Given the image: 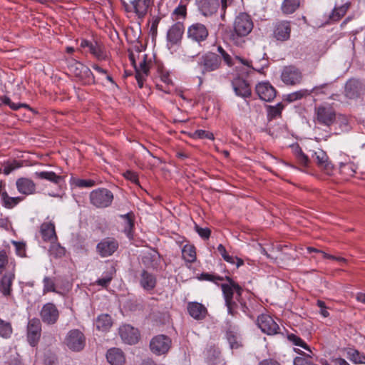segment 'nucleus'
Listing matches in <instances>:
<instances>
[{
	"instance_id": "f257e3e1",
	"label": "nucleus",
	"mask_w": 365,
	"mask_h": 365,
	"mask_svg": "<svg viewBox=\"0 0 365 365\" xmlns=\"http://www.w3.org/2000/svg\"><path fill=\"white\" fill-rule=\"evenodd\" d=\"M225 280L228 284H222L221 289L228 314L232 317H237L241 311L246 316L251 317L252 314L247 303L250 294L245 293L242 287L231 277L227 276Z\"/></svg>"
},
{
	"instance_id": "f03ea898",
	"label": "nucleus",
	"mask_w": 365,
	"mask_h": 365,
	"mask_svg": "<svg viewBox=\"0 0 365 365\" xmlns=\"http://www.w3.org/2000/svg\"><path fill=\"white\" fill-rule=\"evenodd\" d=\"M113 193L107 188L101 187L90 192V203L95 207L103 209L110 207L113 201Z\"/></svg>"
},
{
	"instance_id": "7ed1b4c3",
	"label": "nucleus",
	"mask_w": 365,
	"mask_h": 365,
	"mask_svg": "<svg viewBox=\"0 0 365 365\" xmlns=\"http://www.w3.org/2000/svg\"><path fill=\"white\" fill-rule=\"evenodd\" d=\"M280 78L287 86H296L302 82L303 73L294 65L285 66L282 69Z\"/></svg>"
},
{
	"instance_id": "20e7f679",
	"label": "nucleus",
	"mask_w": 365,
	"mask_h": 365,
	"mask_svg": "<svg viewBox=\"0 0 365 365\" xmlns=\"http://www.w3.org/2000/svg\"><path fill=\"white\" fill-rule=\"evenodd\" d=\"M64 344L72 351H81L86 345L85 335L79 329H71L67 333Z\"/></svg>"
},
{
	"instance_id": "39448f33",
	"label": "nucleus",
	"mask_w": 365,
	"mask_h": 365,
	"mask_svg": "<svg viewBox=\"0 0 365 365\" xmlns=\"http://www.w3.org/2000/svg\"><path fill=\"white\" fill-rule=\"evenodd\" d=\"M187 35L190 40L201 46L202 43L207 40L209 36V31L205 24L197 22L187 28Z\"/></svg>"
},
{
	"instance_id": "423d86ee",
	"label": "nucleus",
	"mask_w": 365,
	"mask_h": 365,
	"mask_svg": "<svg viewBox=\"0 0 365 365\" xmlns=\"http://www.w3.org/2000/svg\"><path fill=\"white\" fill-rule=\"evenodd\" d=\"M253 29V22L250 15L240 13L235 18L234 31L239 36H247Z\"/></svg>"
},
{
	"instance_id": "0eeeda50",
	"label": "nucleus",
	"mask_w": 365,
	"mask_h": 365,
	"mask_svg": "<svg viewBox=\"0 0 365 365\" xmlns=\"http://www.w3.org/2000/svg\"><path fill=\"white\" fill-rule=\"evenodd\" d=\"M202 67V73L205 74L217 70L221 66V57L212 52L203 54L197 62Z\"/></svg>"
},
{
	"instance_id": "6e6552de",
	"label": "nucleus",
	"mask_w": 365,
	"mask_h": 365,
	"mask_svg": "<svg viewBox=\"0 0 365 365\" xmlns=\"http://www.w3.org/2000/svg\"><path fill=\"white\" fill-rule=\"evenodd\" d=\"M70 71L73 72L83 84H92L95 83V77L91 69L78 61H74L71 64Z\"/></svg>"
},
{
	"instance_id": "1a4fd4ad",
	"label": "nucleus",
	"mask_w": 365,
	"mask_h": 365,
	"mask_svg": "<svg viewBox=\"0 0 365 365\" xmlns=\"http://www.w3.org/2000/svg\"><path fill=\"white\" fill-rule=\"evenodd\" d=\"M172 341L170 337L164 334L155 336L150 343L152 352L156 355L166 354L170 349Z\"/></svg>"
},
{
	"instance_id": "9d476101",
	"label": "nucleus",
	"mask_w": 365,
	"mask_h": 365,
	"mask_svg": "<svg viewBox=\"0 0 365 365\" xmlns=\"http://www.w3.org/2000/svg\"><path fill=\"white\" fill-rule=\"evenodd\" d=\"M118 248V241L113 237H106L97 244L96 250L101 257L111 256Z\"/></svg>"
},
{
	"instance_id": "9b49d317",
	"label": "nucleus",
	"mask_w": 365,
	"mask_h": 365,
	"mask_svg": "<svg viewBox=\"0 0 365 365\" xmlns=\"http://www.w3.org/2000/svg\"><path fill=\"white\" fill-rule=\"evenodd\" d=\"M231 85L235 95L243 99L249 98L252 96V90L250 83L241 77L235 78Z\"/></svg>"
},
{
	"instance_id": "f8f14e48",
	"label": "nucleus",
	"mask_w": 365,
	"mask_h": 365,
	"mask_svg": "<svg viewBox=\"0 0 365 365\" xmlns=\"http://www.w3.org/2000/svg\"><path fill=\"white\" fill-rule=\"evenodd\" d=\"M41 334V323L38 318L29 321L27 326V339L29 344L35 346L39 341Z\"/></svg>"
},
{
	"instance_id": "ddd939ff",
	"label": "nucleus",
	"mask_w": 365,
	"mask_h": 365,
	"mask_svg": "<svg viewBox=\"0 0 365 365\" xmlns=\"http://www.w3.org/2000/svg\"><path fill=\"white\" fill-rule=\"evenodd\" d=\"M40 317L43 323L52 325L56 323L59 317V312L53 303L45 304L40 312Z\"/></svg>"
},
{
	"instance_id": "4468645a",
	"label": "nucleus",
	"mask_w": 365,
	"mask_h": 365,
	"mask_svg": "<svg viewBox=\"0 0 365 365\" xmlns=\"http://www.w3.org/2000/svg\"><path fill=\"white\" fill-rule=\"evenodd\" d=\"M257 325L262 332L268 335H274L278 333L279 325L273 318L268 314H261L257 317Z\"/></svg>"
},
{
	"instance_id": "2eb2a0df",
	"label": "nucleus",
	"mask_w": 365,
	"mask_h": 365,
	"mask_svg": "<svg viewBox=\"0 0 365 365\" xmlns=\"http://www.w3.org/2000/svg\"><path fill=\"white\" fill-rule=\"evenodd\" d=\"M317 122L329 127L336 120V113L330 107L319 106L315 109Z\"/></svg>"
},
{
	"instance_id": "dca6fc26",
	"label": "nucleus",
	"mask_w": 365,
	"mask_h": 365,
	"mask_svg": "<svg viewBox=\"0 0 365 365\" xmlns=\"http://www.w3.org/2000/svg\"><path fill=\"white\" fill-rule=\"evenodd\" d=\"M199 12L205 17H211L220 8L219 0H195Z\"/></svg>"
},
{
	"instance_id": "f3484780",
	"label": "nucleus",
	"mask_w": 365,
	"mask_h": 365,
	"mask_svg": "<svg viewBox=\"0 0 365 365\" xmlns=\"http://www.w3.org/2000/svg\"><path fill=\"white\" fill-rule=\"evenodd\" d=\"M255 92L264 101H272L276 96V89L269 82H260L255 86Z\"/></svg>"
},
{
	"instance_id": "a211bd4d",
	"label": "nucleus",
	"mask_w": 365,
	"mask_h": 365,
	"mask_svg": "<svg viewBox=\"0 0 365 365\" xmlns=\"http://www.w3.org/2000/svg\"><path fill=\"white\" fill-rule=\"evenodd\" d=\"M121 339L128 344H135L138 341L140 334L137 329L129 324H124L119 328Z\"/></svg>"
},
{
	"instance_id": "6ab92c4d",
	"label": "nucleus",
	"mask_w": 365,
	"mask_h": 365,
	"mask_svg": "<svg viewBox=\"0 0 365 365\" xmlns=\"http://www.w3.org/2000/svg\"><path fill=\"white\" fill-rule=\"evenodd\" d=\"M140 287L147 292L153 291L157 284V279L154 274L143 269L138 278Z\"/></svg>"
},
{
	"instance_id": "aec40b11",
	"label": "nucleus",
	"mask_w": 365,
	"mask_h": 365,
	"mask_svg": "<svg viewBox=\"0 0 365 365\" xmlns=\"http://www.w3.org/2000/svg\"><path fill=\"white\" fill-rule=\"evenodd\" d=\"M185 31V26L182 22L175 23L167 32V41L172 45L180 43Z\"/></svg>"
},
{
	"instance_id": "412c9836",
	"label": "nucleus",
	"mask_w": 365,
	"mask_h": 365,
	"mask_svg": "<svg viewBox=\"0 0 365 365\" xmlns=\"http://www.w3.org/2000/svg\"><path fill=\"white\" fill-rule=\"evenodd\" d=\"M311 158L317 164V165L324 170H329L332 166L329 161V158L323 150L318 148L317 150H309Z\"/></svg>"
},
{
	"instance_id": "4be33fe9",
	"label": "nucleus",
	"mask_w": 365,
	"mask_h": 365,
	"mask_svg": "<svg viewBox=\"0 0 365 365\" xmlns=\"http://www.w3.org/2000/svg\"><path fill=\"white\" fill-rule=\"evenodd\" d=\"M187 309L189 314L196 320H202L207 315V308L197 302H189Z\"/></svg>"
},
{
	"instance_id": "5701e85b",
	"label": "nucleus",
	"mask_w": 365,
	"mask_h": 365,
	"mask_svg": "<svg viewBox=\"0 0 365 365\" xmlns=\"http://www.w3.org/2000/svg\"><path fill=\"white\" fill-rule=\"evenodd\" d=\"M291 32L290 22L281 21L275 24L274 36L279 41H286L289 38Z\"/></svg>"
},
{
	"instance_id": "b1692460",
	"label": "nucleus",
	"mask_w": 365,
	"mask_h": 365,
	"mask_svg": "<svg viewBox=\"0 0 365 365\" xmlns=\"http://www.w3.org/2000/svg\"><path fill=\"white\" fill-rule=\"evenodd\" d=\"M363 85L361 82L357 79H350L345 85V96L354 99L358 98L361 92Z\"/></svg>"
},
{
	"instance_id": "393cba45",
	"label": "nucleus",
	"mask_w": 365,
	"mask_h": 365,
	"mask_svg": "<svg viewBox=\"0 0 365 365\" xmlns=\"http://www.w3.org/2000/svg\"><path fill=\"white\" fill-rule=\"evenodd\" d=\"M40 232L44 242H49L53 244L57 241L55 225L53 222H43L41 225Z\"/></svg>"
},
{
	"instance_id": "a878e982",
	"label": "nucleus",
	"mask_w": 365,
	"mask_h": 365,
	"mask_svg": "<svg viewBox=\"0 0 365 365\" xmlns=\"http://www.w3.org/2000/svg\"><path fill=\"white\" fill-rule=\"evenodd\" d=\"M160 255L158 252L155 250L145 253L142 257V262L147 268L155 269L160 265Z\"/></svg>"
},
{
	"instance_id": "bb28decb",
	"label": "nucleus",
	"mask_w": 365,
	"mask_h": 365,
	"mask_svg": "<svg viewBox=\"0 0 365 365\" xmlns=\"http://www.w3.org/2000/svg\"><path fill=\"white\" fill-rule=\"evenodd\" d=\"M16 185L18 191L26 195H32L36 192L35 182L27 178H20L17 179Z\"/></svg>"
},
{
	"instance_id": "cd10ccee",
	"label": "nucleus",
	"mask_w": 365,
	"mask_h": 365,
	"mask_svg": "<svg viewBox=\"0 0 365 365\" xmlns=\"http://www.w3.org/2000/svg\"><path fill=\"white\" fill-rule=\"evenodd\" d=\"M106 359L111 365H123L125 356L123 351L119 348H110L107 351Z\"/></svg>"
},
{
	"instance_id": "c85d7f7f",
	"label": "nucleus",
	"mask_w": 365,
	"mask_h": 365,
	"mask_svg": "<svg viewBox=\"0 0 365 365\" xmlns=\"http://www.w3.org/2000/svg\"><path fill=\"white\" fill-rule=\"evenodd\" d=\"M132 4L133 13L138 18L143 19L151 5V0H133Z\"/></svg>"
},
{
	"instance_id": "c756f323",
	"label": "nucleus",
	"mask_w": 365,
	"mask_h": 365,
	"mask_svg": "<svg viewBox=\"0 0 365 365\" xmlns=\"http://www.w3.org/2000/svg\"><path fill=\"white\" fill-rule=\"evenodd\" d=\"M15 278L14 272L6 273L0 282V291L4 296H9L11 292V285Z\"/></svg>"
},
{
	"instance_id": "7c9ffc66",
	"label": "nucleus",
	"mask_w": 365,
	"mask_h": 365,
	"mask_svg": "<svg viewBox=\"0 0 365 365\" xmlns=\"http://www.w3.org/2000/svg\"><path fill=\"white\" fill-rule=\"evenodd\" d=\"M292 147L293 153L298 163L304 168L309 167L311 162L309 157L302 151V148L298 144L293 145Z\"/></svg>"
},
{
	"instance_id": "2f4dec72",
	"label": "nucleus",
	"mask_w": 365,
	"mask_h": 365,
	"mask_svg": "<svg viewBox=\"0 0 365 365\" xmlns=\"http://www.w3.org/2000/svg\"><path fill=\"white\" fill-rule=\"evenodd\" d=\"M226 338L232 349L242 346L241 336L237 332L229 329L226 331Z\"/></svg>"
},
{
	"instance_id": "473e14b6",
	"label": "nucleus",
	"mask_w": 365,
	"mask_h": 365,
	"mask_svg": "<svg viewBox=\"0 0 365 365\" xmlns=\"http://www.w3.org/2000/svg\"><path fill=\"white\" fill-rule=\"evenodd\" d=\"M35 176L38 179L46 180L56 185H58L62 180V177L61 175H56L53 171L36 172Z\"/></svg>"
},
{
	"instance_id": "72a5a7b5",
	"label": "nucleus",
	"mask_w": 365,
	"mask_h": 365,
	"mask_svg": "<svg viewBox=\"0 0 365 365\" xmlns=\"http://www.w3.org/2000/svg\"><path fill=\"white\" fill-rule=\"evenodd\" d=\"M112 324L111 317L107 314L98 316L96 321V328L103 331H108L111 327Z\"/></svg>"
},
{
	"instance_id": "f704fd0d",
	"label": "nucleus",
	"mask_w": 365,
	"mask_h": 365,
	"mask_svg": "<svg viewBox=\"0 0 365 365\" xmlns=\"http://www.w3.org/2000/svg\"><path fill=\"white\" fill-rule=\"evenodd\" d=\"M299 6V0H284L281 9L283 14L288 15L293 14Z\"/></svg>"
},
{
	"instance_id": "c9c22d12",
	"label": "nucleus",
	"mask_w": 365,
	"mask_h": 365,
	"mask_svg": "<svg viewBox=\"0 0 365 365\" xmlns=\"http://www.w3.org/2000/svg\"><path fill=\"white\" fill-rule=\"evenodd\" d=\"M182 258L187 262H194L196 260L195 247L193 245H185L182 250Z\"/></svg>"
},
{
	"instance_id": "e433bc0d",
	"label": "nucleus",
	"mask_w": 365,
	"mask_h": 365,
	"mask_svg": "<svg viewBox=\"0 0 365 365\" xmlns=\"http://www.w3.org/2000/svg\"><path fill=\"white\" fill-rule=\"evenodd\" d=\"M318 87H314L312 90H307V89H302L295 92H293L292 93H289L287 96V101L289 102H294L297 100H300L303 98H305L309 95L316 89H317Z\"/></svg>"
},
{
	"instance_id": "4c0bfd02",
	"label": "nucleus",
	"mask_w": 365,
	"mask_h": 365,
	"mask_svg": "<svg viewBox=\"0 0 365 365\" xmlns=\"http://www.w3.org/2000/svg\"><path fill=\"white\" fill-rule=\"evenodd\" d=\"M88 51L98 60H105L106 58V54L104 53L102 46L96 41L92 42Z\"/></svg>"
},
{
	"instance_id": "58836bf2",
	"label": "nucleus",
	"mask_w": 365,
	"mask_h": 365,
	"mask_svg": "<svg viewBox=\"0 0 365 365\" xmlns=\"http://www.w3.org/2000/svg\"><path fill=\"white\" fill-rule=\"evenodd\" d=\"M349 6V3H346L341 6L335 7L330 15V19L334 21L341 19L346 14Z\"/></svg>"
},
{
	"instance_id": "ea45409f",
	"label": "nucleus",
	"mask_w": 365,
	"mask_h": 365,
	"mask_svg": "<svg viewBox=\"0 0 365 365\" xmlns=\"http://www.w3.org/2000/svg\"><path fill=\"white\" fill-rule=\"evenodd\" d=\"M120 217L125 220V232L127 233V236L130 237L132 235V230L134 227V215L132 212H130L127 214L121 215Z\"/></svg>"
},
{
	"instance_id": "a19ab883",
	"label": "nucleus",
	"mask_w": 365,
	"mask_h": 365,
	"mask_svg": "<svg viewBox=\"0 0 365 365\" xmlns=\"http://www.w3.org/2000/svg\"><path fill=\"white\" fill-rule=\"evenodd\" d=\"M284 106L282 103H277L276 106H267V118L269 120L279 118L281 116L282 110Z\"/></svg>"
},
{
	"instance_id": "79ce46f5",
	"label": "nucleus",
	"mask_w": 365,
	"mask_h": 365,
	"mask_svg": "<svg viewBox=\"0 0 365 365\" xmlns=\"http://www.w3.org/2000/svg\"><path fill=\"white\" fill-rule=\"evenodd\" d=\"M1 199L3 201L4 206L9 209L14 207L20 201L22 200V198L20 197H9L6 192H4L1 193Z\"/></svg>"
},
{
	"instance_id": "37998d69",
	"label": "nucleus",
	"mask_w": 365,
	"mask_h": 365,
	"mask_svg": "<svg viewBox=\"0 0 365 365\" xmlns=\"http://www.w3.org/2000/svg\"><path fill=\"white\" fill-rule=\"evenodd\" d=\"M12 331L11 323L0 318V336L8 339L11 336Z\"/></svg>"
},
{
	"instance_id": "c03bdc74",
	"label": "nucleus",
	"mask_w": 365,
	"mask_h": 365,
	"mask_svg": "<svg viewBox=\"0 0 365 365\" xmlns=\"http://www.w3.org/2000/svg\"><path fill=\"white\" fill-rule=\"evenodd\" d=\"M0 103H1V105L3 103V104H5V105H7L9 106V108L14 110H19L20 108H22V107H24V108H29V106H28L27 104H25V103H14L13 102H11V99L6 96H1L0 97Z\"/></svg>"
},
{
	"instance_id": "a18cd8bd",
	"label": "nucleus",
	"mask_w": 365,
	"mask_h": 365,
	"mask_svg": "<svg viewBox=\"0 0 365 365\" xmlns=\"http://www.w3.org/2000/svg\"><path fill=\"white\" fill-rule=\"evenodd\" d=\"M287 339L289 341H291L294 345L301 346L306 350L310 351L309 346L307 344V343L302 340L299 336L290 334H288Z\"/></svg>"
},
{
	"instance_id": "49530a36",
	"label": "nucleus",
	"mask_w": 365,
	"mask_h": 365,
	"mask_svg": "<svg viewBox=\"0 0 365 365\" xmlns=\"http://www.w3.org/2000/svg\"><path fill=\"white\" fill-rule=\"evenodd\" d=\"M349 359L354 364H363L364 363L365 356L361 354L359 351L352 349L348 352Z\"/></svg>"
},
{
	"instance_id": "de8ad7c7",
	"label": "nucleus",
	"mask_w": 365,
	"mask_h": 365,
	"mask_svg": "<svg viewBox=\"0 0 365 365\" xmlns=\"http://www.w3.org/2000/svg\"><path fill=\"white\" fill-rule=\"evenodd\" d=\"M43 293L56 292V284L54 280L48 277H45L43 280Z\"/></svg>"
},
{
	"instance_id": "09e8293b",
	"label": "nucleus",
	"mask_w": 365,
	"mask_h": 365,
	"mask_svg": "<svg viewBox=\"0 0 365 365\" xmlns=\"http://www.w3.org/2000/svg\"><path fill=\"white\" fill-rule=\"evenodd\" d=\"M197 279L199 280H205V281H210V282H216V281H223L224 279H225V277L224 278L220 276H217V275H214V274H212L210 273L203 272L197 277Z\"/></svg>"
},
{
	"instance_id": "8fccbe9b",
	"label": "nucleus",
	"mask_w": 365,
	"mask_h": 365,
	"mask_svg": "<svg viewBox=\"0 0 365 365\" xmlns=\"http://www.w3.org/2000/svg\"><path fill=\"white\" fill-rule=\"evenodd\" d=\"M192 137L195 138H199V139H210L213 140L214 139V135L213 133L204 130H195L193 134Z\"/></svg>"
},
{
	"instance_id": "3c124183",
	"label": "nucleus",
	"mask_w": 365,
	"mask_h": 365,
	"mask_svg": "<svg viewBox=\"0 0 365 365\" xmlns=\"http://www.w3.org/2000/svg\"><path fill=\"white\" fill-rule=\"evenodd\" d=\"M96 184V182L91 179H77L75 180V185L78 187H91Z\"/></svg>"
},
{
	"instance_id": "603ef678",
	"label": "nucleus",
	"mask_w": 365,
	"mask_h": 365,
	"mask_svg": "<svg viewBox=\"0 0 365 365\" xmlns=\"http://www.w3.org/2000/svg\"><path fill=\"white\" fill-rule=\"evenodd\" d=\"M217 251L226 262L230 264H235V257L227 254L225 247L222 244L218 245Z\"/></svg>"
},
{
	"instance_id": "864d4df0",
	"label": "nucleus",
	"mask_w": 365,
	"mask_h": 365,
	"mask_svg": "<svg viewBox=\"0 0 365 365\" xmlns=\"http://www.w3.org/2000/svg\"><path fill=\"white\" fill-rule=\"evenodd\" d=\"M173 16H176V19L178 17H181L182 19H185L187 16V8L185 5L182 4L181 3L176 7L173 12Z\"/></svg>"
},
{
	"instance_id": "5fc2aeb1",
	"label": "nucleus",
	"mask_w": 365,
	"mask_h": 365,
	"mask_svg": "<svg viewBox=\"0 0 365 365\" xmlns=\"http://www.w3.org/2000/svg\"><path fill=\"white\" fill-rule=\"evenodd\" d=\"M195 230L204 240H208L211 234V230L209 228H202L197 224L195 225Z\"/></svg>"
},
{
	"instance_id": "6e6d98bb",
	"label": "nucleus",
	"mask_w": 365,
	"mask_h": 365,
	"mask_svg": "<svg viewBox=\"0 0 365 365\" xmlns=\"http://www.w3.org/2000/svg\"><path fill=\"white\" fill-rule=\"evenodd\" d=\"M217 51L220 53L222 58L227 66H231L233 65L231 56L223 49L221 46H218Z\"/></svg>"
},
{
	"instance_id": "4d7b16f0",
	"label": "nucleus",
	"mask_w": 365,
	"mask_h": 365,
	"mask_svg": "<svg viewBox=\"0 0 365 365\" xmlns=\"http://www.w3.org/2000/svg\"><path fill=\"white\" fill-rule=\"evenodd\" d=\"M21 165L17 162L16 160H14L11 163H9L6 165L4 168V173L5 175H9L14 170L20 168Z\"/></svg>"
},
{
	"instance_id": "13d9d810",
	"label": "nucleus",
	"mask_w": 365,
	"mask_h": 365,
	"mask_svg": "<svg viewBox=\"0 0 365 365\" xmlns=\"http://www.w3.org/2000/svg\"><path fill=\"white\" fill-rule=\"evenodd\" d=\"M123 176L125 179L131 181L132 182L135 184H138V176L136 173L131 171V170H126L123 173Z\"/></svg>"
},
{
	"instance_id": "bf43d9fd",
	"label": "nucleus",
	"mask_w": 365,
	"mask_h": 365,
	"mask_svg": "<svg viewBox=\"0 0 365 365\" xmlns=\"http://www.w3.org/2000/svg\"><path fill=\"white\" fill-rule=\"evenodd\" d=\"M51 250L52 252H55L56 257H62L65 255V249L61 247L59 244L53 243L51 247Z\"/></svg>"
},
{
	"instance_id": "052dcab7",
	"label": "nucleus",
	"mask_w": 365,
	"mask_h": 365,
	"mask_svg": "<svg viewBox=\"0 0 365 365\" xmlns=\"http://www.w3.org/2000/svg\"><path fill=\"white\" fill-rule=\"evenodd\" d=\"M341 169L343 173L348 175L352 176L356 173L354 165L352 163L344 164L341 165Z\"/></svg>"
},
{
	"instance_id": "680f3d73",
	"label": "nucleus",
	"mask_w": 365,
	"mask_h": 365,
	"mask_svg": "<svg viewBox=\"0 0 365 365\" xmlns=\"http://www.w3.org/2000/svg\"><path fill=\"white\" fill-rule=\"evenodd\" d=\"M139 71L144 74L145 76H148L149 73V68L147 66L146 63V55L143 56V61L140 63L139 67H138Z\"/></svg>"
},
{
	"instance_id": "e2e57ef3",
	"label": "nucleus",
	"mask_w": 365,
	"mask_h": 365,
	"mask_svg": "<svg viewBox=\"0 0 365 365\" xmlns=\"http://www.w3.org/2000/svg\"><path fill=\"white\" fill-rule=\"evenodd\" d=\"M317 305L320 308V314L324 317H328L329 316V313L327 310V307L325 304V302L322 300H317Z\"/></svg>"
},
{
	"instance_id": "0e129e2a",
	"label": "nucleus",
	"mask_w": 365,
	"mask_h": 365,
	"mask_svg": "<svg viewBox=\"0 0 365 365\" xmlns=\"http://www.w3.org/2000/svg\"><path fill=\"white\" fill-rule=\"evenodd\" d=\"M112 276L110 274H108L106 277L98 279L96 281L98 285L106 287L112 280Z\"/></svg>"
},
{
	"instance_id": "69168bd1",
	"label": "nucleus",
	"mask_w": 365,
	"mask_h": 365,
	"mask_svg": "<svg viewBox=\"0 0 365 365\" xmlns=\"http://www.w3.org/2000/svg\"><path fill=\"white\" fill-rule=\"evenodd\" d=\"M8 262L7 255L4 250L0 251V274L2 272L3 268Z\"/></svg>"
},
{
	"instance_id": "338daca9",
	"label": "nucleus",
	"mask_w": 365,
	"mask_h": 365,
	"mask_svg": "<svg viewBox=\"0 0 365 365\" xmlns=\"http://www.w3.org/2000/svg\"><path fill=\"white\" fill-rule=\"evenodd\" d=\"M14 244L15 245L16 252L21 257H23L25 255V245L21 242H14Z\"/></svg>"
},
{
	"instance_id": "774afa93",
	"label": "nucleus",
	"mask_w": 365,
	"mask_h": 365,
	"mask_svg": "<svg viewBox=\"0 0 365 365\" xmlns=\"http://www.w3.org/2000/svg\"><path fill=\"white\" fill-rule=\"evenodd\" d=\"M258 365H282L279 361L274 359H266L260 361Z\"/></svg>"
}]
</instances>
